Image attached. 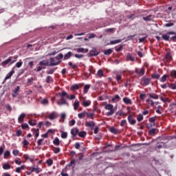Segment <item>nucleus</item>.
<instances>
[{
    "mask_svg": "<svg viewBox=\"0 0 176 176\" xmlns=\"http://www.w3.org/2000/svg\"><path fill=\"white\" fill-rule=\"evenodd\" d=\"M169 41L176 42V34H175V36L170 37Z\"/></svg>",
    "mask_w": 176,
    "mask_h": 176,
    "instance_id": "63",
    "label": "nucleus"
},
{
    "mask_svg": "<svg viewBox=\"0 0 176 176\" xmlns=\"http://www.w3.org/2000/svg\"><path fill=\"white\" fill-rule=\"evenodd\" d=\"M111 133H112L113 134H119L120 131H119V129H118L113 126H111Z\"/></svg>",
    "mask_w": 176,
    "mask_h": 176,
    "instance_id": "25",
    "label": "nucleus"
},
{
    "mask_svg": "<svg viewBox=\"0 0 176 176\" xmlns=\"http://www.w3.org/2000/svg\"><path fill=\"white\" fill-rule=\"evenodd\" d=\"M39 65H47V61L46 60H41L39 62Z\"/></svg>",
    "mask_w": 176,
    "mask_h": 176,
    "instance_id": "58",
    "label": "nucleus"
},
{
    "mask_svg": "<svg viewBox=\"0 0 176 176\" xmlns=\"http://www.w3.org/2000/svg\"><path fill=\"white\" fill-rule=\"evenodd\" d=\"M148 122H150V123H155V122H156V116L150 118Z\"/></svg>",
    "mask_w": 176,
    "mask_h": 176,
    "instance_id": "51",
    "label": "nucleus"
},
{
    "mask_svg": "<svg viewBox=\"0 0 176 176\" xmlns=\"http://www.w3.org/2000/svg\"><path fill=\"white\" fill-rule=\"evenodd\" d=\"M22 144L23 145V147H25L28 145H30V142H28L27 140L24 139L22 142Z\"/></svg>",
    "mask_w": 176,
    "mask_h": 176,
    "instance_id": "44",
    "label": "nucleus"
},
{
    "mask_svg": "<svg viewBox=\"0 0 176 176\" xmlns=\"http://www.w3.org/2000/svg\"><path fill=\"white\" fill-rule=\"evenodd\" d=\"M170 60H173V56H171V54L170 52H167L166 55L165 56L164 60L169 63Z\"/></svg>",
    "mask_w": 176,
    "mask_h": 176,
    "instance_id": "15",
    "label": "nucleus"
},
{
    "mask_svg": "<svg viewBox=\"0 0 176 176\" xmlns=\"http://www.w3.org/2000/svg\"><path fill=\"white\" fill-rule=\"evenodd\" d=\"M10 156V151H7L4 153V159H6V157H9Z\"/></svg>",
    "mask_w": 176,
    "mask_h": 176,
    "instance_id": "54",
    "label": "nucleus"
},
{
    "mask_svg": "<svg viewBox=\"0 0 176 176\" xmlns=\"http://www.w3.org/2000/svg\"><path fill=\"white\" fill-rule=\"evenodd\" d=\"M170 78V75L168 74H164L162 76L161 78H160V82H162V83H164V82L167 81V79Z\"/></svg>",
    "mask_w": 176,
    "mask_h": 176,
    "instance_id": "14",
    "label": "nucleus"
},
{
    "mask_svg": "<svg viewBox=\"0 0 176 176\" xmlns=\"http://www.w3.org/2000/svg\"><path fill=\"white\" fill-rule=\"evenodd\" d=\"M13 58H14V60L12 59V60L10 61V64H14V63H16L17 61V58H19V56H12Z\"/></svg>",
    "mask_w": 176,
    "mask_h": 176,
    "instance_id": "52",
    "label": "nucleus"
},
{
    "mask_svg": "<svg viewBox=\"0 0 176 176\" xmlns=\"http://www.w3.org/2000/svg\"><path fill=\"white\" fill-rule=\"evenodd\" d=\"M87 112L83 111L82 113H80L78 114V116L79 119H84V118H86Z\"/></svg>",
    "mask_w": 176,
    "mask_h": 176,
    "instance_id": "29",
    "label": "nucleus"
},
{
    "mask_svg": "<svg viewBox=\"0 0 176 176\" xmlns=\"http://www.w3.org/2000/svg\"><path fill=\"white\" fill-rule=\"evenodd\" d=\"M116 52H122L123 50V45H120L119 47H115Z\"/></svg>",
    "mask_w": 176,
    "mask_h": 176,
    "instance_id": "43",
    "label": "nucleus"
},
{
    "mask_svg": "<svg viewBox=\"0 0 176 176\" xmlns=\"http://www.w3.org/2000/svg\"><path fill=\"white\" fill-rule=\"evenodd\" d=\"M60 137L61 138L65 139L68 137V133L67 132H62Z\"/></svg>",
    "mask_w": 176,
    "mask_h": 176,
    "instance_id": "50",
    "label": "nucleus"
},
{
    "mask_svg": "<svg viewBox=\"0 0 176 176\" xmlns=\"http://www.w3.org/2000/svg\"><path fill=\"white\" fill-rule=\"evenodd\" d=\"M90 89V85H85L84 86L83 93L84 94H87V92Z\"/></svg>",
    "mask_w": 176,
    "mask_h": 176,
    "instance_id": "26",
    "label": "nucleus"
},
{
    "mask_svg": "<svg viewBox=\"0 0 176 176\" xmlns=\"http://www.w3.org/2000/svg\"><path fill=\"white\" fill-rule=\"evenodd\" d=\"M156 134V129H152L148 131V135H155Z\"/></svg>",
    "mask_w": 176,
    "mask_h": 176,
    "instance_id": "34",
    "label": "nucleus"
},
{
    "mask_svg": "<svg viewBox=\"0 0 176 176\" xmlns=\"http://www.w3.org/2000/svg\"><path fill=\"white\" fill-rule=\"evenodd\" d=\"M23 134V131L21 130L16 131V137H21V135Z\"/></svg>",
    "mask_w": 176,
    "mask_h": 176,
    "instance_id": "62",
    "label": "nucleus"
},
{
    "mask_svg": "<svg viewBox=\"0 0 176 176\" xmlns=\"http://www.w3.org/2000/svg\"><path fill=\"white\" fill-rule=\"evenodd\" d=\"M128 122L130 123V124H135V123H137V121L133 119V115L131 114L128 116Z\"/></svg>",
    "mask_w": 176,
    "mask_h": 176,
    "instance_id": "13",
    "label": "nucleus"
},
{
    "mask_svg": "<svg viewBox=\"0 0 176 176\" xmlns=\"http://www.w3.org/2000/svg\"><path fill=\"white\" fill-rule=\"evenodd\" d=\"M56 60H63L64 58V55L63 54H59L55 57Z\"/></svg>",
    "mask_w": 176,
    "mask_h": 176,
    "instance_id": "41",
    "label": "nucleus"
},
{
    "mask_svg": "<svg viewBox=\"0 0 176 176\" xmlns=\"http://www.w3.org/2000/svg\"><path fill=\"white\" fill-rule=\"evenodd\" d=\"M169 35H176V32H167L166 34H163L162 36V38L164 41H170V36Z\"/></svg>",
    "mask_w": 176,
    "mask_h": 176,
    "instance_id": "3",
    "label": "nucleus"
},
{
    "mask_svg": "<svg viewBox=\"0 0 176 176\" xmlns=\"http://www.w3.org/2000/svg\"><path fill=\"white\" fill-rule=\"evenodd\" d=\"M170 75L171 78L176 79V70H173L172 72H170Z\"/></svg>",
    "mask_w": 176,
    "mask_h": 176,
    "instance_id": "48",
    "label": "nucleus"
},
{
    "mask_svg": "<svg viewBox=\"0 0 176 176\" xmlns=\"http://www.w3.org/2000/svg\"><path fill=\"white\" fill-rule=\"evenodd\" d=\"M79 133V129L78 128H74L71 130V134L72 137H76Z\"/></svg>",
    "mask_w": 176,
    "mask_h": 176,
    "instance_id": "12",
    "label": "nucleus"
},
{
    "mask_svg": "<svg viewBox=\"0 0 176 176\" xmlns=\"http://www.w3.org/2000/svg\"><path fill=\"white\" fill-rule=\"evenodd\" d=\"M58 96H60V99L58 100L57 104L58 105H65L68 104L67 102V98L69 100H75L76 96L75 95H68V93H67L65 91H62V93L58 94Z\"/></svg>",
    "mask_w": 176,
    "mask_h": 176,
    "instance_id": "1",
    "label": "nucleus"
},
{
    "mask_svg": "<svg viewBox=\"0 0 176 176\" xmlns=\"http://www.w3.org/2000/svg\"><path fill=\"white\" fill-rule=\"evenodd\" d=\"M86 131H78V135L81 138H84V137H86Z\"/></svg>",
    "mask_w": 176,
    "mask_h": 176,
    "instance_id": "35",
    "label": "nucleus"
},
{
    "mask_svg": "<svg viewBox=\"0 0 176 176\" xmlns=\"http://www.w3.org/2000/svg\"><path fill=\"white\" fill-rule=\"evenodd\" d=\"M82 86H83V84H74L71 86L70 90H72V91H75V90H79V88L82 87Z\"/></svg>",
    "mask_w": 176,
    "mask_h": 176,
    "instance_id": "9",
    "label": "nucleus"
},
{
    "mask_svg": "<svg viewBox=\"0 0 176 176\" xmlns=\"http://www.w3.org/2000/svg\"><path fill=\"white\" fill-rule=\"evenodd\" d=\"M151 78L152 79H160V74L154 73L151 75Z\"/></svg>",
    "mask_w": 176,
    "mask_h": 176,
    "instance_id": "36",
    "label": "nucleus"
},
{
    "mask_svg": "<svg viewBox=\"0 0 176 176\" xmlns=\"http://www.w3.org/2000/svg\"><path fill=\"white\" fill-rule=\"evenodd\" d=\"M56 118H57V114L55 112H52L48 116V118L50 119V120H54Z\"/></svg>",
    "mask_w": 176,
    "mask_h": 176,
    "instance_id": "20",
    "label": "nucleus"
},
{
    "mask_svg": "<svg viewBox=\"0 0 176 176\" xmlns=\"http://www.w3.org/2000/svg\"><path fill=\"white\" fill-rule=\"evenodd\" d=\"M11 167L12 166H10V164H9L8 162L3 164V170H10Z\"/></svg>",
    "mask_w": 176,
    "mask_h": 176,
    "instance_id": "27",
    "label": "nucleus"
},
{
    "mask_svg": "<svg viewBox=\"0 0 176 176\" xmlns=\"http://www.w3.org/2000/svg\"><path fill=\"white\" fill-rule=\"evenodd\" d=\"M135 74L139 75V76H144L145 75V69L144 68H136L135 70Z\"/></svg>",
    "mask_w": 176,
    "mask_h": 176,
    "instance_id": "6",
    "label": "nucleus"
},
{
    "mask_svg": "<svg viewBox=\"0 0 176 176\" xmlns=\"http://www.w3.org/2000/svg\"><path fill=\"white\" fill-rule=\"evenodd\" d=\"M104 54L106 56L111 54V49H108L107 50L104 51Z\"/></svg>",
    "mask_w": 176,
    "mask_h": 176,
    "instance_id": "64",
    "label": "nucleus"
},
{
    "mask_svg": "<svg viewBox=\"0 0 176 176\" xmlns=\"http://www.w3.org/2000/svg\"><path fill=\"white\" fill-rule=\"evenodd\" d=\"M34 134L36 137V139L38 138V137H39V129H35L34 131Z\"/></svg>",
    "mask_w": 176,
    "mask_h": 176,
    "instance_id": "49",
    "label": "nucleus"
},
{
    "mask_svg": "<svg viewBox=\"0 0 176 176\" xmlns=\"http://www.w3.org/2000/svg\"><path fill=\"white\" fill-rule=\"evenodd\" d=\"M146 102H147V104H150L151 107H153V105H155V102L151 100V99H146Z\"/></svg>",
    "mask_w": 176,
    "mask_h": 176,
    "instance_id": "47",
    "label": "nucleus"
},
{
    "mask_svg": "<svg viewBox=\"0 0 176 176\" xmlns=\"http://www.w3.org/2000/svg\"><path fill=\"white\" fill-rule=\"evenodd\" d=\"M46 163L48 166H52L53 164V160L52 159H48L47 161H46Z\"/></svg>",
    "mask_w": 176,
    "mask_h": 176,
    "instance_id": "56",
    "label": "nucleus"
},
{
    "mask_svg": "<svg viewBox=\"0 0 176 176\" xmlns=\"http://www.w3.org/2000/svg\"><path fill=\"white\" fill-rule=\"evenodd\" d=\"M91 104V100H82V105L85 107H90V105Z\"/></svg>",
    "mask_w": 176,
    "mask_h": 176,
    "instance_id": "16",
    "label": "nucleus"
},
{
    "mask_svg": "<svg viewBox=\"0 0 176 176\" xmlns=\"http://www.w3.org/2000/svg\"><path fill=\"white\" fill-rule=\"evenodd\" d=\"M88 38L89 39H93V38H96V34L94 33L89 34Z\"/></svg>",
    "mask_w": 176,
    "mask_h": 176,
    "instance_id": "59",
    "label": "nucleus"
},
{
    "mask_svg": "<svg viewBox=\"0 0 176 176\" xmlns=\"http://www.w3.org/2000/svg\"><path fill=\"white\" fill-rule=\"evenodd\" d=\"M96 76L98 78H102V76H104V72L101 69L98 70L96 74Z\"/></svg>",
    "mask_w": 176,
    "mask_h": 176,
    "instance_id": "31",
    "label": "nucleus"
},
{
    "mask_svg": "<svg viewBox=\"0 0 176 176\" xmlns=\"http://www.w3.org/2000/svg\"><path fill=\"white\" fill-rule=\"evenodd\" d=\"M43 141H44V139H43V138L39 139V140H38V142H37V145H38V146H41V145H42V143L43 142Z\"/></svg>",
    "mask_w": 176,
    "mask_h": 176,
    "instance_id": "60",
    "label": "nucleus"
},
{
    "mask_svg": "<svg viewBox=\"0 0 176 176\" xmlns=\"http://www.w3.org/2000/svg\"><path fill=\"white\" fill-rule=\"evenodd\" d=\"M19 91H20V87L17 86L13 91L12 96L13 98H16L19 96Z\"/></svg>",
    "mask_w": 176,
    "mask_h": 176,
    "instance_id": "8",
    "label": "nucleus"
},
{
    "mask_svg": "<svg viewBox=\"0 0 176 176\" xmlns=\"http://www.w3.org/2000/svg\"><path fill=\"white\" fill-rule=\"evenodd\" d=\"M116 111H118V107L115 106L113 107V105H111V115H113V113H115V112H116Z\"/></svg>",
    "mask_w": 176,
    "mask_h": 176,
    "instance_id": "28",
    "label": "nucleus"
},
{
    "mask_svg": "<svg viewBox=\"0 0 176 176\" xmlns=\"http://www.w3.org/2000/svg\"><path fill=\"white\" fill-rule=\"evenodd\" d=\"M54 153H60V148L58 147H54Z\"/></svg>",
    "mask_w": 176,
    "mask_h": 176,
    "instance_id": "57",
    "label": "nucleus"
},
{
    "mask_svg": "<svg viewBox=\"0 0 176 176\" xmlns=\"http://www.w3.org/2000/svg\"><path fill=\"white\" fill-rule=\"evenodd\" d=\"M137 120L138 122H142V120H144V116H142V114H139L137 116Z\"/></svg>",
    "mask_w": 176,
    "mask_h": 176,
    "instance_id": "40",
    "label": "nucleus"
},
{
    "mask_svg": "<svg viewBox=\"0 0 176 176\" xmlns=\"http://www.w3.org/2000/svg\"><path fill=\"white\" fill-rule=\"evenodd\" d=\"M87 118H90V119H94V113H87Z\"/></svg>",
    "mask_w": 176,
    "mask_h": 176,
    "instance_id": "46",
    "label": "nucleus"
},
{
    "mask_svg": "<svg viewBox=\"0 0 176 176\" xmlns=\"http://www.w3.org/2000/svg\"><path fill=\"white\" fill-rule=\"evenodd\" d=\"M100 54V52L97 50V48H93L90 52H89V56L93 57L94 56H98Z\"/></svg>",
    "mask_w": 176,
    "mask_h": 176,
    "instance_id": "7",
    "label": "nucleus"
},
{
    "mask_svg": "<svg viewBox=\"0 0 176 176\" xmlns=\"http://www.w3.org/2000/svg\"><path fill=\"white\" fill-rule=\"evenodd\" d=\"M96 126V123L93 121H86L85 126L89 127L91 130H94V127Z\"/></svg>",
    "mask_w": 176,
    "mask_h": 176,
    "instance_id": "4",
    "label": "nucleus"
},
{
    "mask_svg": "<svg viewBox=\"0 0 176 176\" xmlns=\"http://www.w3.org/2000/svg\"><path fill=\"white\" fill-rule=\"evenodd\" d=\"M29 126L28 124H21V128L23 130H25V129H28Z\"/></svg>",
    "mask_w": 176,
    "mask_h": 176,
    "instance_id": "61",
    "label": "nucleus"
},
{
    "mask_svg": "<svg viewBox=\"0 0 176 176\" xmlns=\"http://www.w3.org/2000/svg\"><path fill=\"white\" fill-rule=\"evenodd\" d=\"M79 101L76 100L74 102L73 106H74V111H78V109L79 108Z\"/></svg>",
    "mask_w": 176,
    "mask_h": 176,
    "instance_id": "30",
    "label": "nucleus"
},
{
    "mask_svg": "<svg viewBox=\"0 0 176 176\" xmlns=\"http://www.w3.org/2000/svg\"><path fill=\"white\" fill-rule=\"evenodd\" d=\"M122 101H124V102L126 104L131 105L133 104V102H131V100H130V98H127V97H124L122 100Z\"/></svg>",
    "mask_w": 176,
    "mask_h": 176,
    "instance_id": "21",
    "label": "nucleus"
},
{
    "mask_svg": "<svg viewBox=\"0 0 176 176\" xmlns=\"http://www.w3.org/2000/svg\"><path fill=\"white\" fill-rule=\"evenodd\" d=\"M28 123L30 126H36V120H30Z\"/></svg>",
    "mask_w": 176,
    "mask_h": 176,
    "instance_id": "45",
    "label": "nucleus"
},
{
    "mask_svg": "<svg viewBox=\"0 0 176 176\" xmlns=\"http://www.w3.org/2000/svg\"><path fill=\"white\" fill-rule=\"evenodd\" d=\"M21 65H23V61L20 60L19 62L16 63L15 67L16 68H21Z\"/></svg>",
    "mask_w": 176,
    "mask_h": 176,
    "instance_id": "53",
    "label": "nucleus"
},
{
    "mask_svg": "<svg viewBox=\"0 0 176 176\" xmlns=\"http://www.w3.org/2000/svg\"><path fill=\"white\" fill-rule=\"evenodd\" d=\"M55 71H56V69H52L50 70L47 71V74H48V75H53Z\"/></svg>",
    "mask_w": 176,
    "mask_h": 176,
    "instance_id": "55",
    "label": "nucleus"
},
{
    "mask_svg": "<svg viewBox=\"0 0 176 176\" xmlns=\"http://www.w3.org/2000/svg\"><path fill=\"white\" fill-rule=\"evenodd\" d=\"M122 42L121 39L114 40L111 41V45H116V43H120Z\"/></svg>",
    "mask_w": 176,
    "mask_h": 176,
    "instance_id": "42",
    "label": "nucleus"
},
{
    "mask_svg": "<svg viewBox=\"0 0 176 176\" xmlns=\"http://www.w3.org/2000/svg\"><path fill=\"white\" fill-rule=\"evenodd\" d=\"M12 60H13V56H10L7 60L3 61L1 63L2 67H6V65H8V64L9 63H10V61H12Z\"/></svg>",
    "mask_w": 176,
    "mask_h": 176,
    "instance_id": "11",
    "label": "nucleus"
},
{
    "mask_svg": "<svg viewBox=\"0 0 176 176\" xmlns=\"http://www.w3.org/2000/svg\"><path fill=\"white\" fill-rule=\"evenodd\" d=\"M153 19V16L152 14H150L147 16H144L143 20L144 21H152V19Z\"/></svg>",
    "mask_w": 176,
    "mask_h": 176,
    "instance_id": "22",
    "label": "nucleus"
},
{
    "mask_svg": "<svg viewBox=\"0 0 176 176\" xmlns=\"http://www.w3.org/2000/svg\"><path fill=\"white\" fill-rule=\"evenodd\" d=\"M30 170H31V173L35 172L36 174H39V173H41L42 171V168L39 167L35 168L34 166L30 167Z\"/></svg>",
    "mask_w": 176,
    "mask_h": 176,
    "instance_id": "10",
    "label": "nucleus"
},
{
    "mask_svg": "<svg viewBox=\"0 0 176 176\" xmlns=\"http://www.w3.org/2000/svg\"><path fill=\"white\" fill-rule=\"evenodd\" d=\"M151 79L146 77V76H143L142 78V81H141V85L142 86H148V85L151 84Z\"/></svg>",
    "mask_w": 176,
    "mask_h": 176,
    "instance_id": "2",
    "label": "nucleus"
},
{
    "mask_svg": "<svg viewBox=\"0 0 176 176\" xmlns=\"http://www.w3.org/2000/svg\"><path fill=\"white\" fill-rule=\"evenodd\" d=\"M116 79L118 83H120V82H122V75L117 74L116 76Z\"/></svg>",
    "mask_w": 176,
    "mask_h": 176,
    "instance_id": "39",
    "label": "nucleus"
},
{
    "mask_svg": "<svg viewBox=\"0 0 176 176\" xmlns=\"http://www.w3.org/2000/svg\"><path fill=\"white\" fill-rule=\"evenodd\" d=\"M147 96L153 100H159V96L155 93L148 94Z\"/></svg>",
    "mask_w": 176,
    "mask_h": 176,
    "instance_id": "17",
    "label": "nucleus"
},
{
    "mask_svg": "<svg viewBox=\"0 0 176 176\" xmlns=\"http://www.w3.org/2000/svg\"><path fill=\"white\" fill-rule=\"evenodd\" d=\"M135 58H134V56H133V55L130 53H128L126 54V61H135Z\"/></svg>",
    "mask_w": 176,
    "mask_h": 176,
    "instance_id": "18",
    "label": "nucleus"
},
{
    "mask_svg": "<svg viewBox=\"0 0 176 176\" xmlns=\"http://www.w3.org/2000/svg\"><path fill=\"white\" fill-rule=\"evenodd\" d=\"M168 87L172 89V90H176V82L168 84Z\"/></svg>",
    "mask_w": 176,
    "mask_h": 176,
    "instance_id": "33",
    "label": "nucleus"
},
{
    "mask_svg": "<svg viewBox=\"0 0 176 176\" xmlns=\"http://www.w3.org/2000/svg\"><path fill=\"white\" fill-rule=\"evenodd\" d=\"M46 83H50V82H53V78L50 76H47L45 79Z\"/></svg>",
    "mask_w": 176,
    "mask_h": 176,
    "instance_id": "38",
    "label": "nucleus"
},
{
    "mask_svg": "<svg viewBox=\"0 0 176 176\" xmlns=\"http://www.w3.org/2000/svg\"><path fill=\"white\" fill-rule=\"evenodd\" d=\"M50 63L48 65L50 67H54L56 65H58L61 63V60L56 62L54 58H50Z\"/></svg>",
    "mask_w": 176,
    "mask_h": 176,
    "instance_id": "5",
    "label": "nucleus"
},
{
    "mask_svg": "<svg viewBox=\"0 0 176 176\" xmlns=\"http://www.w3.org/2000/svg\"><path fill=\"white\" fill-rule=\"evenodd\" d=\"M72 56V52H69L64 55L63 58L64 60H68L69 58H71Z\"/></svg>",
    "mask_w": 176,
    "mask_h": 176,
    "instance_id": "23",
    "label": "nucleus"
},
{
    "mask_svg": "<svg viewBox=\"0 0 176 176\" xmlns=\"http://www.w3.org/2000/svg\"><path fill=\"white\" fill-rule=\"evenodd\" d=\"M119 100H120V96H119V95H116L114 98H112L111 101L118 102Z\"/></svg>",
    "mask_w": 176,
    "mask_h": 176,
    "instance_id": "37",
    "label": "nucleus"
},
{
    "mask_svg": "<svg viewBox=\"0 0 176 176\" xmlns=\"http://www.w3.org/2000/svg\"><path fill=\"white\" fill-rule=\"evenodd\" d=\"M13 74H14V70H11L10 72L7 74V76L5 78V80H8V79H10L12 76H13Z\"/></svg>",
    "mask_w": 176,
    "mask_h": 176,
    "instance_id": "24",
    "label": "nucleus"
},
{
    "mask_svg": "<svg viewBox=\"0 0 176 176\" xmlns=\"http://www.w3.org/2000/svg\"><path fill=\"white\" fill-rule=\"evenodd\" d=\"M54 145H56V146H58L60 145V139L58 138H55V139L53 140Z\"/></svg>",
    "mask_w": 176,
    "mask_h": 176,
    "instance_id": "32",
    "label": "nucleus"
},
{
    "mask_svg": "<svg viewBox=\"0 0 176 176\" xmlns=\"http://www.w3.org/2000/svg\"><path fill=\"white\" fill-rule=\"evenodd\" d=\"M24 118H25V113H22L18 118V122L19 123H23V122H24Z\"/></svg>",
    "mask_w": 176,
    "mask_h": 176,
    "instance_id": "19",
    "label": "nucleus"
}]
</instances>
